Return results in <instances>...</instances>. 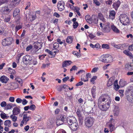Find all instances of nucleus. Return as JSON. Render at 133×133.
Wrapping results in <instances>:
<instances>
[{"label":"nucleus","mask_w":133,"mask_h":133,"mask_svg":"<svg viewBox=\"0 0 133 133\" xmlns=\"http://www.w3.org/2000/svg\"><path fill=\"white\" fill-rule=\"evenodd\" d=\"M119 20L121 23L124 25H129L130 22L128 16L125 14L121 15L119 16Z\"/></svg>","instance_id":"nucleus-1"},{"label":"nucleus","mask_w":133,"mask_h":133,"mask_svg":"<svg viewBox=\"0 0 133 133\" xmlns=\"http://www.w3.org/2000/svg\"><path fill=\"white\" fill-rule=\"evenodd\" d=\"M126 92L128 94L130 93L131 94L128 97L127 100L129 102L133 103V87L131 86L128 88Z\"/></svg>","instance_id":"nucleus-2"},{"label":"nucleus","mask_w":133,"mask_h":133,"mask_svg":"<svg viewBox=\"0 0 133 133\" xmlns=\"http://www.w3.org/2000/svg\"><path fill=\"white\" fill-rule=\"evenodd\" d=\"M13 41V39L12 37H6L2 40V44L3 46H8L11 44Z\"/></svg>","instance_id":"nucleus-3"},{"label":"nucleus","mask_w":133,"mask_h":133,"mask_svg":"<svg viewBox=\"0 0 133 133\" xmlns=\"http://www.w3.org/2000/svg\"><path fill=\"white\" fill-rule=\"evenodd\" d=\"M85 124L88 127H91L92 126L94 122L93 118L90 117H86L85 120Z\"/></svg>","instance_id":"nucleus-4"},{"label":"nucleus","mask_w":133,"mask_h":133,"mask_svg":"<svg viewBox=\"0 0 133 133\" xmlns=\"http://www.w3.org/2000/svg\"><path fill=\"white\" fill-rule=\"evenodd\" d=\"M32 61V57L29 55H26L23 57V63L26 65L30 64V62Z\"/></svg>","instance_id":"nucleus-5"},{"label":"nucleus","mask_w":133,"mask_h":133,"mask_svg":"<svg viewBox=\"0 0 133 133\" xmlns=\"http://www.w3.org/2000/svg\"><path fill=\"white\" fill-rule=\"evenodd\" d=\"M110 23H107L104 26L102 29V31L104 33H108L111 30L110 25Z\"/></svg>","instance_id":"nucleus-6"},{"label":"nucleus","mask_w":133,"mask_h":133,"mask_svg":"<svg viewBox=\"0 0 133 133\" xmlns=\"http://www.w3.org/2000/svg\"><path fill=\"white\" fill-rule=\"evenodd\" d=\"M21 0H12L10 3L11 6L12 7H15L18 5L19 3Z\"/></svg>","instance_id":"nucleus-7"},{"label":"nucleus","mask_w":133,"mask_h":133,"mask_svg":"<svg viewBox=\"0 0 133 133\" xmlns=\"http://www.w3.org/2000/svg\"><path fill=\"white\" fill-rule=\"evenodd\" d=\"M65 3H62L61 1L59 2L57 7L58 10L60 11H62L64 9Z\"/></svg>","instance_id":"nucleus-8"},{"label":"nucleus","mask_w":133,"mask_h":133,"mask_svg":"<svg viewBox=\"0 0 133 133\" xmlns=\"http://www.w3.org/2000/svg\"><path fill=\"white\" fill-rule=\"evenodd\" d=\"M110 104H102L100 106H98L100 109L104 111H106L110 107Z\"/></svg>","instance_id":"nucleus-9"},{"label":"nucleus","mask_w":133,"mask_h":133,"mask_svg":"<svg viewBox=\"0 0 133 133\" xmlns=\"http://www.w3.org/2000/svg\"><path fill=\"white\" fill-rule=\"evenodd\" d=\"M105 95L100 96L98 99V106H100L102 104H104V101L105 98Z\"/></svg>","instance_id":"nucleus-10"},{"label":"nucleus","mask_w":133,"mask_h":133,"mask_svg":"<svg viewBox=\"0 0 133 133\" xmlns=\"http://www.w3.org/2000/svg\"><path fill=\"white\" fill-rule=\"evenodd\" d=\"M115 78L114 77H112L110 78L108 81L107 85L108 87L111 86L113 84Z\"/></svg>","instance_id":"nucleus-11"},{"label":"nucleus","mask_w":133,"mask_h":133,"mask_svg":"<svg viewBox=\"0 0 133 133\" xmlns=\"http://www.w3.org/2000/svg\"><path fill=\"white\" fill-rule=\"evenodd\" d=\"M78 127L77 122H76L72 124H71V125L70 126V127L71 130L74 131L76 130L77 129Z\"/></svg>","instance_id":"nucleus-12"},{"label":"nucleus","mask_w":133,"mask_h":133,"mask_svg":"<svg viewBox=\"0 0 133 133\" xmlns=\"http://www.w3.org/2000/svg\"><path fill=\"white\" fill-rule=\"evenodd\" d=\"M105 99L104 101V104H110L111 102V99L109 96L105 95Z\"/></svg>","instance_id":"nucleus-13"},{"label":"nucleus","mask_w":133,"mask_h":133,"mask_svg":"<svg viewBox=\"0 0 133 133\" xmlns=\"http://www.w3.org/2000/svg\"><path fill=\"white\" fill-rule=\"evenodd\" d=\"M119 109L118 106H115L114 110L113 111L114 115L115 116H117L119 114Z\"/></svg>","instance_id":"nucleus-14"},{"label":"nucleus","mask_w":133,"mask_h":133,"mask_svg":"<svg viewBox=\"0 0 133 133\" xmlns=\"http://www.w3.org/2000/svg\"><path fill=\"white\" fill-rule=\"evenodd\" d=\"M20 112V109L17 107L14 108L12 110L13 114L14 115H17Z\"/></svg>","instance_id":"nucleus-15"},{"label":"nucleus","mask_w":133,"mask_h":133,"mask_svg":"<svg viewBox=\"0 0 133 133\" xmlns=\"http://www.w3.org/2000/svg\"><path fill=\"white\" fill-rule=\"evenodd\" d=\"M111 29L112 31L115 33L119 34L120 33L119 30L114 25H111Z\"/></svg>","instance_id":"nucleus-16"},{"label":"nucleus","mask_w":133,"mask_h":133,"mask_svg":"<svg viewBox=\"0 0 133 133\" xmlns=\"http://www.w3.org/2000/svg\"><path fill=\"white\" fill-rule=\"evenodd\" d=\"M107 63H110L112 61L113 58L110 55H106Z\"/></svg>","instance_id":"nucleus-17"},{"label":"nucleus","mask_w":133,"mask_h":133,"mask_svg":"<svg viewBox=\"0 0 133 133\" xmlns=\"http://www.w3.org/2000/svg\"><path fill=\"white\" fill-rule=\"evenodd\" d=\"M0 79L1 82L2 83H6L9 80V79L6 76H3L1 77Z\"/></svg>","instance_id":"nucleus-18"},{"label":"nucleus","mask_w":133,"mask_h":133,"mask_svg":"<svg viewBox=\"0 0 133 133\" xmlns=\"http://www.w3.org/2000/svg\"><path fill=\"white\" fill-rule=\"evenodd\" d=\"M39 11H38L36 12L33 14L32 15H31L30 16V19L31 21H33L36 18V14H39Z\"/></svg>","instance_id":"nucleus-19"},{"label":"nucleus","mask_w":133,"mask_h":133,"mask_svg":"<svg viewBox=\"0 0 133 133\" xmlns=\"http://www.w3.org/2000/svg\"><path fill=\"white\" fill-rule=\"evenodd\" d=\"M120 1L118 0L116 2L114 3L113 4L112 6L113 7L115 8L116 10H117L118 8L120 5Z\"/></svg>","instance_id":"nucleus-20"},{"label":"nucleus","mask_w":133,"mask_h":133,"mask_svg":"<svg viewBox=\"0 0 133 133\" xmlns=\"http://www.w3.org/2000/svg\"><path fill=\"white\" fill-rule=\"evenodd\" d=\"M109 18L112 19H114L115 17L116 14L115 11L114 10H112L110 11L109 13Z\"/></svg>","instance_id":"nucleus-21"},{"label":"nucleus","mask_w":133,"mask_h":133,"mask_svg":"<svg viewBox=\"0 0 133 133\" xmlns=\"http://www.w3.org/2000/svg\"><path fill=\"white\" fill-rule=\"evenodd\" d=\"M10 3L7 7H5L4 8V11H5L6 12H10L12 9L14 8L11 7V6H10Z\"/></svg>","instance_id":"nucleus-22"},{"label":"nucleus","mask_w":133,"mask_h":133,"mask_svg":"<svg viewBox=\"0 0 133 133\" xmlns=\"http://www.w3.org/2000/svg\"><path fill=\"white\" fill-rule=\"evenodd\" d=\"M72 63V62L70 61H65L63 62L62 66L63 67H66L67 66L70 65Z\"/></svg>","instance_id":"nucleus-23"},{"label":"nucleus","mask_w":133,"mask_h":133,"mask_svg":"<svg viewBox=\"0 0 133 133\" xmlns=\"http://www.w3.org/2000/svg\"><path fill=\"white\" fill-rule=\"evenodd\" d=\"M19 10L17 8H16L14 10L13 15V17H16L19 14Z\"/></svg>","instance_id":"nucleus-24"},{"label":"nucleus","mask_w":133,"mask_h":133,"mask_svg":"<svg viewBox=\"0 0 133 133\" xmlns=\"http://www.w3.org/2000/svg\"><path fill=\"white\" fill-rule=\"evenodd\" d=\"M114 89L116 90H117L119 88V86L118 85V81L117 80H116L114 81Z\"/></svg>","instance_id":"nucleus-25"},{"label":"nucleus","mask_w":133,"mask_h":133,"mask_svg":"<svg viewBox=\"0 0 133 133\" xmlns=\"http://www.w3.org/2000/svg\"><path fill=\"white\" fill-rule=\"evenodd\" d=\"M96 87L95 86L93 87L91 89V92L93 98H95V97L96 93Z\"/></svg>","instance_id":"nucleus-26"},{"label":"nucleus","mask_w":133,"mask_h":133,"mask_svg":"<svg viewBox=\"0 0 133 133\" xmlns=\"http://www.w3.org/2000/svg\"><path fill=\"white\" fill-rule=\"evenodd\" d=\"M73 39L72 37L70 36H68L66 39V42L69 44L71 43L72 42Z\"/></svg>","instance_id":"nucleus-27"},{"label":"nucleus","mask_w":133,"mask_h":133,"mask_svg":"<svg viewBox=\"0 0 133 133\" xmlns=\"http://www.w3.org/2000/svg\"><path fill=\"white\" fill-rule=\"evenodd\" d=\"M60 119L63 122V123H66L67 122V118L64 115L61 116Z\"/></svg>","instance_id":"nucleus-28"},{"label":"nucleus","mask_w":133,"mask_h":133,"mask_svg":"<svg viewBox=\"0 0 133 133\" xmlns=\"http://www.w3.org/2000/svg\"><path fill=\"white\" fill-rule=\"evenodd\" d=\"M85 19L88 23L90 24H91L92 23L91 19L89 15H87L85 17Z\"/></svg>","instance_id":"nucleus-29"},{"label":"nucleus","mask_w":133,"mask_h":133,"mask_svg":"<svg viewBox=\"0 0 133 133\" xmlns=\"http://www.w3.org/2000/svg\"><path fill=\"white\" fill-rule=\"evenodd\" d=\"M27 116V114H24L23 116V120L26 122L28 121L30 118L29 117Z\"/></svg>","instance_id":"nucleus-30"},{"label":"nucleus","mask_w":133,"mask_h":133,"mask_svg":"<svg viewBox=\"0 0 133 133\" xmlns=\"http://www.w3.org/2000/svg\"><path fill=\"white\" fill-rule=\"evenodd\" d=\"M81 111L79 109H77V111L76 113L78 116L79 118V119H81L82 118V116L81 114Z\"/></svg>","instance_id":"nucleus-31"},{"label":"nucleus","mask_w":133,"mask_h":133,"mask_svg":"<svg viewBox=\"0 0 133 133\" xmlns=\"http://www.w3.org/2000/svg\"><path fill=\"white\" fill-rule=\"evenodd\" d=\"M106 55H102L100 58V61L104 63H107Z\"/></svg>","instance_id":"nucleus-32"},{"label":"nucleus","mask_w":133,"mask_h":133,"mask_svg":"<svg viewBox=\"0 0 133 133\" xmlns=\"http://www.w3.org/2000/svg\"><path fill=\"white\" fill-rule=\"evenodd\" d=\"M4 124L6 126L8 127H10L11 125V121L9 120L5 121L4 122Z\"/></svg>","instance_id":"nucleus-33"},{"label":"nucleus","mask_w":133,"mask_h":133,"mask_svg":"<svg viewBox=\"0 0 133 133\" xmlns=\"http://www.w3.org/2000/svg\"><path fill=\"white\" fill-rule=\"evenodd\" d=\"M22 24L21 23L19 24V25L16 26L15 28V31L16 32H17L18 30L22 28Z\"/></svg>","instance_id":"nucleus-34"},{"label":"nucleus","mask_w":133,"mask_h":133,"mask_svg":"<svg viewBox=\"0 0 133 133\" xmlns=\"http://www.w3.org/2000/svg\"><path fill=\"white\" fill-rule=\"evenodd\" d=\"M125 68L126 70H132L130 63H127L125 65Z\"/></svg>","instance_id":"nucleus-35"},{"label":"nucleus","mask_w":133,"mask_h":133,"mask_svg":"<svg viewBox=\"0 0 133 133\" xmlns=\"http://www.w3.org/2000/svg\"><path fill=\"white\" fill-rule=\"evenodd\" d=\"M24 54V53H21L18 54L17 56V57H16V61L17 63H18L19 61V60L20 59L21 57Z\"/></svg>","instance_id":"nucleus-36"},{"label":"nucleus","mask_w":133,"mask_h":133,"mask_svg":"<svg viewBox=\"0 0 133 133\" xmlns=\"http://www.w3.org/2000/svg\"><path fill=\"white\" fill-rule=\"evenodd\" d=\"M76 122H77L74 118H73V119H70L69 120L68 124L69 126H70L71 125V124H73L76 123Z\"/></svg>","instance_id":"nucleus-37"},{"label":"nucleus","mask_w":133,"mask_h":133,"mask_svg":"<svg viewBox=\"0 0 133 133\" xmlns=\"http://www.w3.org/2000/svg\"><path fill=\"white\" fill-rule=\"evenodd\" d=\"M54 121L53 119H50L47 122L48 125L49 126H50L52 125L54 123Z\"/></svg>","instance_id":"nucleus-38"},{"label":"nucleus","mask_w":133,"mask_h":133,"mask_svg":"<svg viewBox=\"0 0 133 133\" xmlns=\"http://www.w3.org/2000/svg\"><path fill=\"white\" fill-rule=\"evenodd\" d=\"M92 17H93V21L95 24H97L98 20V18L95 15H93Z\"/></svg>","instance_id":"nucleus-39"},{"label":"nucleus","mask_w":133,"mask_h":133,"mask_svg":"<svg viewBox=\"0 0 133 133\" xmlns=\"http://www.w3.org/2000/svg\"><path fill=\"white\" fill-rule=\"evenodd\" d=\"M13 104L12 103H9L7 105L5 108V109L8 110L11 109L13 107Z\"/></svg>","instance_id":"nucleus-40"},{"label":"nucleus","mask_w":133,"mask_h":133,"mask_svg":"<svg viewBox=\"0 0 133 133\" xmlns=\"http://www.w3.org/2000/svg\"><path fill=\"white\" fill-rule=\"evenodd\" d=\"M56 125L58 126L60 125H61L63 123L61 119L59 118V119H58L57 120L56 122Z\"/></svg>","instance_id":"nucleus-41"},{"label":"nucleus","mask_w":133,"mask_h":133,"mask_svg":"<svg viewBox=\"0 0 133 133\" xmlns=\"http://www.w3.org/2000/svg\"><path fill=\"white\" fill-rule=\"evenodd\" d=\"M108 127L111 132H112L114 130V127L113 124H109Z\"/></svg>","instance_id":"nucleus-42"},{"label":"nucleus","mask_w":133,"mask_h":133,"mask_svg":"<svg viewBox=\"0 0 133 133\" xmlns=\"http://www.w3.org/2000/svg\"><path fill=\"white\" fill-rule=\"evenodd\" d=\"M0 116L3 119H4L5 118L7 119L9 117L8 116L7 117L6 115V114L4 112H3L1 114Z\"/></svg>","instance_id":"nucleus-43"},{"label":"nucleus","mask_w":133,"mask_h":133,"mask_svg":"<svg viewBox=\"0 0 133 133\" xmlns=\"http://www.w3.org/2000/svg\"><path fill=\"white\" fill-rule=\"evenodd\" d=\"M37 62L36 59H34L33 60L32 59V61H31V62H30L29 64H32L33 65H35L37 64Z\"/></svg>","instance_id":"nucleus-44"},{"label":"nucleus","mask_w":133,"mask_h":133,"mask_svg":"<svg viewBox=\"0 0 133 133\" xmlns=\"http://www.w3.org/2000/svg\"><path fill=\"white\" fill-rule=\"evenodd\" d=\"M10 117L12 118V121L14 122H15L17 121V117L16 116L11 115L10 116Z\"/></svg>","instance_id":"nucleus-45"},{"label":"nucleus","mask_w":133,"mask_h":133,"mask_svg":"<svg viewBox=\"0 0 133 133\" xmlns=\"http://www.w3.org/2000/svg\"><path fill=\"white\" fill-rule=\"evenodd\" d=\"M42 42L39 43L38 42H35L33 44L34 45H36L38 46H41V47L40 48H41L42 47Z\"/></svg>","instance_id":"nucleus-46"},{"label":"nucleus","mask_w":133,"mask_h":133,"mask_svg":"<svg viewBox=\"0 0 133 133\" xmlns=\"http://www.w3.org/2000/svg\"><path fill=\"white\" fill-rule=\"evenodd\" d=\"M36 106L34 104H32L29 107V109L32 110H34L35 109Z\"/></svg>","instance_id":"nucleus-47"},{"label":"nucleus","mask_w":133,"mask_h":133,"mask_svg":"<svg viewBox=\"0 0 133 133\" xmlns=\"http://www.w3.org/2000/svg\"><path fill=\"white\" fill-rule=\"evenodd\" d=\"M78 25V24L77 22H74L73 24V28L74 29L76 28Z\"/></svg>","instance_id":"nucleus-48"},{"label":"nucleus","mask_w":133,"mask_h":133,"mask_svg":"<svg viewBox=\"0 0 133 133\" xmlns=\"http://www.w3.org/2000/svg\"><path fill=\"white\" fill-rule=\"evenodd\" d=\"M115 120L113 118H111L110 120L108 123V124H114Z\"/></svg>","instance_id":"nucleus-49"},{"label":"nucleus","mask_w":133,"mask_h":133,"mask_svg":"<svg viewBox=\"0 0 133 133\" xmlns=\"http://www.w3.org/2000/svg\"><path fill=\"white\" fill-rule=\"evenodd\" d=\"M25 33V30H23V32L21 34L20 38L22 39H23L24 38V36Z\"/></svg>","instance_id":"nucleus-50"},{"label":"nucleus","mask_w":133,"mask_h":133,"mask_svg":"<svg viewBox=\"0 0 133 133\" xmlns=\"http://www.w3.org/2000/svg\"><path fill=\"white\" fill-rule=\"evenodd\" d=\"M102 48H103L107 49H109V45L107 44H103L102 45Z\"/></svg>","instance_id":"nucleus-51"},{"label":"nucleus","mask_w":133,"mask_h":133,"mask_svg":"<svg viewBox=\"0 0 133 133\" xmlns=\"http://www.w3.org/2000/svg\"><path fill=\"white\" fill-rule=\"evenodd\" d=\"M59 46V44L57 43H55L53 45V48L55 49L57 48Z\"/></svg>","instance_id":"nucleus-52"},{"label":"nucleus","mask_w":133,"mask_h":133,"mask_svg":"<svg viewBox=\"0 0 133 133\" xmlns=\"http://www.w3.org/2000/svg\"><path fill=\"white\" fill-rule=\"evenodd\" d=\"M122 45H121V44H118V45L115 44L114 45V47L115 48L119 49H120Z\"/></svg>","instance_id":"nucleus-53"},{"label":"nucleus","mask_w":133,"mask_h":133,"mask_svg":"<svg viewBox=\"0 0 133 133\" xmlns=\"http://www.w3.org/2000/svg\"><path fill=\"white\" fill-rule=\"evenodd\" d=\"M32 47V45H30L28 46L26 48V50L28 51L30 49H31Z\"/></svg>","instance_id":"nucleus-54"},{"label":"nucleus","mask_w":133,"mask_h":133,"mask_svg":"<svg viewBox=\"0 0 133 133\" xmlns=\"http://www.w3.org/2000/svg\"><path fill=\"white\" fill-rule=\"evenodd\" d=\"M99 68L98 67H95L94 68L91 70V72L92 73L95 72L98 70Z\"/></svg>","instance_id":"nucleus-55"},{"label":"nucleus","mask_w":133,"mask_h":133,"mask_svg":"<svg viewBox=\"0 0 133 133\" xmlns=\"http://www.w3.org/2000/svg\"><path fill=\"white\" fill-rule=\"evenodd\" d=\"M41 48H39V49H38V50L35 49V50H32L31 52V54H32V55L35 54L38 51V50H39L40 49H41Z\"/></svg>","instance_id":"nucleus-56"},{"label":"nucleus","mask_w":133,"mask_h":133,"mask_svg":"<svg viewBox=\"0 0 133 133\" xmlns=\"http://www.w3.org/2000/svg\"><path fill=\"white\" fill-rule=\"evenodd\" d=\"M93 1L94 3L96 5L98 6L100 5L99 2L97 0H93Z\"/></svg>","instance_id":"nucleus-57"},{"label":"nucleus","mask_w":133,"mask_h":133,"mask_svg":"<svg viewBox=\"0 0 133 133\" xmlns=\"http://www.w3.org/2000/svg\"><path fill=\"white\" fill-rule=\"evenodd\" d=\"M98 18H99L100 20L101 19L104 17L103 15L101 13H99L98 14Z\"/></svg>","instance_id":"nucleus-58"},{"label":"nucleus","mask_w":133,"mask_h":133,"mask_svg":"<svg viewBox=\"0 0 133 133\" xmlns=\"http://www.w3.org/2000/svg\"><path fill=\"white\" fill-rule=\"evenodd\" d=\"M6 103L5 101H3L2 102L1 104V105L2 107H4L6 105Z\"/></svg>","instance_id":"nucleus-59"},{"label":"nucleus","mask_w":133,"mask_h":133,"mask_svg":"<svg viewBox=\"0 0 133 133\" xmlns=\"http://www.w3.org/2000/svg\"><path fill=\"white\" fill-rule=\"evenodd\" d=\"M22 103L24 105H26L28 102V101L25 99H24L22 100Z\"/></svg>","instance_id":"nucleus-60"},{"label":"nucleus","mask_w":133,"mask_h":133,"mask_svg":"<svg viewBox=\"0 0 133 133\" xmlns=\"http://www.w3.org/2000/svg\"><path fill=\"white\" fill-rule=\"evenodd\" d=\"M10 19L11 18L10 17H6L4 19V21L6 22H8L10 21Z\"/></svg>","instance_id":"nucleus-61"},{"label":"nucleus","mask_w":133,"mask_h":133,"mask_svg":"<svg viewBox=\"0 0 133 133\" xmlns=\"http://www.w3.org/2000/svg\"><path fill=\"white\" fill-rule=\"evenodd\" d=\"M58 133H66V132L64 130L60 129L58 130Z\"/></svg>","instance_id":"nucleus-62"},{"label":"nucleus","mask_w":133,"mask_h":133,"mask_svg":"<svg viewBox=\"0 0 133 133\" xmlns=\"http://www.w3.org/2000/svg\"><path fill=\"white\" fill-rule=\"evenodd\" d=\"M16 101L18 103H21L22 102V100L19 98H18L16 99Z\"/></svg>","instance_id":"nucleus-63"},{"label":"nucleus","mask_w":133,"mask_h":133,"mask_svg":"<svg viewBox=\"0 0 133 133\" xmlns=\"http://www.w3.org/2000/svg\"><path fill=\"white\" fill-rule=\"evenodd\" d=\"M53 16L57 18L59 17L60 16V15L56 12H55L53 14Z\"/></svg>","instance_id":"nucleus-64"}]
</instances>
